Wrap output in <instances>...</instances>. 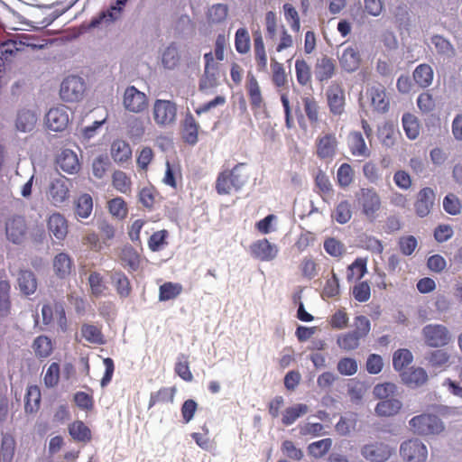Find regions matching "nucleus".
<instances>
[{"label": "nucleus", "instance_id": "f257e3e1", "mask_svg": "<svg viewBox=\"0 0 462 462\" xmlns=\"http://www.w3.org/2000/svg\"><path fill=\"white\" fill-rule=\"evenodd\" d=\"M244 166V163H237L231 171H225L218 174L216 189L219 195L230 194L232 189L238 191L243 188L247 181V178L240 172Z\"/></svg>", "mask_w": 462, "mask_h": 462}, {"label": "nucleus", "instance_id": "f03ea898", "mask_svg": "<svg viewBox=\"0 0 462 462\" xmlns=\"http://www.w3.org/2000/svg\"><path fill=\"white\" fill-rule=\"evenodd\" d=\"M358 206L361 208L362 214L370 221H374L376 212L381 208V199L374 189L362 188L356 194Z\"/></svg>", "mask_w": 462, "mask_h": 462}, {"label": "nucleus", "instance_id": "7ed1b4c3", "mask_svg": "<svg viewBox=\"0 0 462 462\" xmlns=\"http://www.w3.org/2000/svg\"><path fill=\"white\" fill-rule=\"evenodd\" d=\"M414 432L419 435L439 434L444 430L441 420L434 414H420L414 416L409 421Z\"/></svg>", "mask_w": 462, "mask_h": 462}, {"label": "nucleus", "instance_id": "20e7f679", "mask_svg": "<svg viewBox=\"0 0 462 462\" xmlns=\"http://www.w3.org/2000/svg\"><path fill=\"white\" fill-rule=\"evenodd\" d=\"M421 335L426 346L433 348L447 346L451 336L447 327L441 324H428L423 327Z\"/></svg>", "mask_w": 462, "mask_h": 462}, {"label": "nucleus", "instance_id": "39448f33", "mask_svg": "<svg viewBox=\"0 0 462 462\" xmlns=\"http://www.w3.org/2000/svg\"><path fill=\"white\" fill-rule=\"evenodd\" d=\"M85 89V81L82 78L69 76L61 82L60 95L65 102H77L82 98Z\"/></svg>", "mask_w": 462, "mask_h": 462}, {"label": "nucleus", "instance_id": "423d86ee", "mask_svg": "<svg viewBox=\"0 0 462 462\" xmlns=\"http://www.w3.org/2000/svg\"><path fill=\"white\" fill-rule=\"evenodd\" d=\"M400 455L406 462H424L428 457V449L420 439H411L401 444Z\"/></svg>", "mask_w": 462, "mask_h": 462}, {"label": "nucleus", "instance_id": "0eeeda50", "mask_svg": "<svg viewBox=\"0 0 462 462\" xmlns=\"http://www.w3.org/2000/svg\"><path fill=\"white\" fill-rule=\"evenodd\" d=\"M153 119L159 125L172 124L177 116L176 104L171 100L156 99L153 105Z\"/></svg>", "mask_w": 462, "mask_h": 462}, {"label": "nucleus", "instance_id": "6e6552de", "mask_svg": "<svg viewBox=\"0 0 462 462\" xmlns=\"http://www.w3.org/2000/svg\"><path fill=\"white\" fill-rule=\"evenodd\" d=\"M123 104L126 110L141 113L147 108L148 100L143 92L138 90L134 86H129L125 90Z\"/></svg>", "mask_w": 462, "mask_h": 462}, {"label": "nucleus", "instance_id": "1a4fd4ad", "mask_svg": "<svg viewBox=\"0 0 462 462\" xmlns=\"http://www.w3.org/2000/svg\"><path fill=\"white\" fill-rule=\"evenodd\" d=\"M361 455L370 462H386L392 455V449L387 444L374 442L364 445Z\"/></svg>", "mask_w": 462, "mask_h": 462}, {"label": "nucleus", "instance_id": "9d476101", "mask_svg": "<svg viewBox=\"0 0 462 462\" xmlns=\"http://www.w3.org/2000/svg\"><path fill=\"white\" fill-rule=\"evenodd\" d=\"M436 199L435 191L430 188H422L417 194L414 210L419 217H427L432 210Z\"/></svg>", "mask_w": 462, "mask_h": 462}, {"label": "nucleus", "instance_id": "9b49d317", "mask_svg": "<svg viewBox=\"0 0 462 462\" xmlns=\"http://www.w3.org/2000/svg\"><path fill=\"white\" fill-rule=\"evenodd\" d=\"M69 180L64 176H60L51 180L49 186V198L54 206H60L69 198Z\"/></svg>", "mask_w": 462, "mask_h": 462}, {"label": "nucleus", "instance_id": "f8f14e48", "mask_svg": "<svg viewBox=\"0 0 462 462\" xmlns=\"http://www.w3.org/2000/svg\"><path fill=\"white\" fill-rule=\"evenodd\" d=\"M47 127L53 132H61L69 125V118L68 109L61 106L51 108L45 116Z\"/></svg>", "mask_w": 462, "mask_h": 462}, {"label": "nucleus", "instance_id": "ddd939ff", "mask_svg": "<svg viewBox=\"0 0 462 462\" xmlns=\"http://www.w3.org/2000/svg\"><path fill=\"white\" fill-rule=\"evenodd\" d=\"M250 253L257 260L269 262L277 256L278 249L275 245L263 238L254 242L250 245Z\"/></svg>", "mask_w": 462, "mask_h": 462}, {"label": "nucleus", "instance_id": "4468645a", "mask_svg": "<svg viewBox=\"0 0 462 462\" xmlns=\"http://www.w3.org/2000/svg\"><path fill=\"white\" fill-rule=\"evenodd\" d=\"M26 223L23 217L16 216L6 221L5 233L9 241L15 245H20L26 234Z\"/></svg>", "mask_w": 462, "mask_h": 462}, {"label": "nucleus", "instance_id": "2eb2a0df", "mask_svg": "<svg viewBox=\"0 0 462 462\" xmlns=\"http://www.w3.org/2000/svg\"><path fill=\"white\" fill-rule=\"evenodd\" d=\"M57 166L68 174H75L80 169L79 161L75 152L64 149L56 158Z\"/></svg>", "mask_w": 462, "mask_h": 462}, {"label": "nucleus", "instance_id": "dca6fc26", "mask_svg": "<svg viewBox=\"0 0 462 462\" xmlns=\"http://www.w3.org/2000/svg\"><path fill=\"white\" fill-rule=\"evenodd\" d=\"M327 99L333 115H341L344 112L345 92L339 85H332L328 88Z\"/></svg>", "mask_w": 462, "mask_h": 462}, {"label": "nucleus", "instance_id": "f3484780", "mask_svg": "<svg viewBox=\"0 0 462 462\" xmlns=\"http://www.w3.org/2000/svg\"><path fill=\"white\" fill-rule=\"evenodd\" d=\"M17 285L23 296L28 297L34 294L38 287L35 273L31 270H20L17 274Z\"/></svg>", "mask_w": 462, "mask_h": 462}, {"label": "nucleus", "instance_id": "a211bd4d", "mask_svg": "<svg viewBox=\"0 0 462 462\" xmlns=\"http://www.w3.org/2000/svg\"><path fill=\"white\" fill-rule=\"evenodd\" d=\"M335 60L327 55L317 59L314 67V76L319 82L328 81L335 74Z\"/></svg>", "mask_w": 462, "mask_h": 462}, {"label": "nucleus", "instance_id": "6ab92c4d", "mask_svg": "<svg viewBox=\"0 0 462 462\" xmlns=\"http://www.w3.org/2000/svg\"><path fill=\"white\" fill-rule=\"evenodd\" d=\"M110 282L120 298H127L132 292V286L128 277L120 270H114L108 273Z\"/></svg>", "mask_w": 462, "mask_h": 462}, {"label": "nucleus", "instance_id": "aec40b11", "mask_svg": "<svg viewBox=\"0 0 462 462\" xmlns=\"http://www.w3.org/2000/svg\"><path fill=\"white\" fill-rule=\"evenodd\" d=\"M340 66L346 72L356 71L361 63V56L356 47H346L339 59Z\"/></svg>", "mask_w": 462, "mask_h": 462}, {"label": "nucleus", "instance_id": "412c9836", "mask_svg": "<svg viewBox=\"0 0 462 462\" xmlns=\"http://www.w3.org/2000/svg\"><path fill=\"white\" fill-rule=\"evenodd\" d=\"M402 381L410 387H418L428 380L427 372L421 367H411L401 374Z\"/></svg>", "mask_w": 462, "mask_h": 462}, {"label": "nucleus", "instance_id": "4be33fe9", "mask_svg": "<svg viewBox=\"0 0 462 462\" xmlns=\"http://www.w3.org/2000/svg\"><path fill=\"white\" fill-rule=\"evenodd\" d=\"M48 230L58 240H63L68 234V225L65 217L59 214H52L48 220Z\"/></svg>", "mask_w": 462, "mask_h": 462}, {"label": "nucleus", "instance_id": "5701e85b", "mask_svg": "<svg viewBox=\"0 0 462 462\" xmlns=\"http://www.w3.org/2000/svg\"><path fill=\"white\" fill-rule=\"evenodd\" d=\"M199 124L190 113H187L182 125V139L185 143L194 145L198 143Z\"/></svg>", "mask_w": 462, "mask_h": 462}, {"label": "nucleus", "instance_id": "b1692460", "mask_svg": "<svg viewBox=\"0 0 462 462\" xmlns=\"http://www.w3.org/2000/svg\"><path fill=\"white\" fill-rule=\"evenodd\" d=\"M433 77V69L427 63L418 65L412 73L414 82L421 88L430 87L432 84Z\"/></svg>", "mask_w": 462, "mask_h": 462}, {"label": "nucleus", "instance_id": "393cba45", "mask_svg": "<svg viewBox=\"0 0 462 462\" xmlns=\"http://www.w3.org/2000/svg\"><path fill=\"white\" fill-rule=\"evenodd\" d=\"M309 411V407L305 403H297L287 407L282 412V423L284 426L292 425L299 418L304 416Z\"/></svg>", "mask_w": 462, "mask_h": 462}, {"label": "nucleus", "instance_id": "a878e982", "mask_svg": "<svg viewBox=\"0 0 462 462\" xmlns=\"http://www.w3.org/2000/svg\"><path fill=\"white\" fill-rule=\"evenodd\" d=\"M72 268V260L69 256V254L65 253L58 254L53 260V269L55 274L60 278L64 279L70 274Z\"/></svg>", "mask_w": 462, "mask_h": 462}, {"label": "nucleus", "instance_id": "bb28decb", "mask_svg": "<svg viewBox=\"0 0 462 462\" xmlns=\"http://www.w3.org/2000/svg\"><path fill=\"white\" fill-rule=\"evenodd\" d=\"M36 122L37 117L33 112L30 110H21L17 114L15 126L18 131L27 133L33 130Z\"/></svg>", "mask_w": 462, "mask_h": 462}, {"label": "nucleus", "instance_id": "cd10ccee", "mask_svg": "<svg viewBox=\"0 0 462 462\" xmlns=\"http://www.w3.org/2000/svg\"><path fill=\"white\" fill-rule=\"evenodd\" d=\"M69 433L71 438L79 442H88L91 439L90 429L82 421L76 420L69 425Z\"/></svg>", "mask_w": 462, "mask_h": 462}, {"label": "nucleus", "instance_id": "c85d7f7f", "mask_svg": "<svg viewBox=\"0 0 462 462\" xmlns=\"http://www.w3.org/2000/svg\"><path fill=\"white\" fill-rule=\"evenodd\" d=\"M337 141L332 134L321 137L317 144V154L321 159L332 157L335 154Z\"/></svg>", "mask_w": 462, "mask_h": 462}, {"label": "nucleus", "instance_id": "c756f323", "mask_svg": "<svg viewBox=\"0 0 462 462\" xmlns=\"http://www.w3.org/2000/svg\"><path fill=\"white\" fill-rule=\"evenodd\" d=\"M111 155L116 162H125L132 155L129 144L123 140H116L111 145Z\"/></svg>", "mask_w": 462, "mask_h": 462}, {"label": "nucleus", "instance_id": "7c9ffc66", "mask_svg": "<svg viewBox=\"0 0 462 462\" xmlns=\"http://www.w3.org/2000/svg\"><path fill=\"white\" fill-rule=\"evenodd\" d=\"M16 442L14 438L8 433L2 435L0 456L2 462H12L14 457Z\"/></svg>", "mask_w": 462, "mask_h": 462}, {"label": "nucleus", "instance_id": "2f4dec72", "mask_svg": "<svg viewBox=\"0 0 462 462\" xmlns=\"http://www.w3.org/2000/svg\"><path fill=\"white\" fill-rule=\"evenodd\" d=\"M402 408V402L393 398L383 400L376 404L375 412L379 416L390 417L395 415Z\"/></svg>", "mask_w": 462, "mask_h": 462}, {"label": "nucleus", "instance_id": "473e14b6", "mask_svg": "<svg viewBox=\"0 0 462 462\" xmlns=\"http://www.w3.org/2000/svg\"><path fill=\"white\" fill-rule=\"evenodd\" d=\"M32 349L39 358H46L52 353L53 346L51 340L45 335L37 337L32 343Z\"/></svg>", "mask_w": 462, "mask_h": 462}, {"label": "nucleus", "instance_id": "72a5a7b5", "mask_svg": "<svg viewBox=\"0 0 462 462\" xmlns=\"http://www.w3.org/2000/svg\"><path fill=\"white\" fill-rule=\"evenodd\" d=\"M246 88L249 95L251 106L259 108L263 103V97L259 84L255 77L251 73H248L247 75Z\"/></svg>", "mask_w": 462, "mask_h": 462}, {"label": "nucleus", "instance_id": "f704fd0d", "mask_svg": "<svg viewBox=\"0 0 462 462\" xmlns=\"http://www.w3.org/2000/svg\"><path fill=\"white\" fill-rule=\"evenodd\" d=\"M402 123L406 136L410 140H415L420 134L418 118L412 114L405 113L402 115Z\"/></svg>", "mask_w": 462, "mask_h": 462}, {"label": "nucleus", "instance_id": "c9c22d12", "mask_svg": "<svg viewBox=\"0 0 462 462\" xmlns=\"http://www.w3.org/2000/svg\"><path fill=\"white\" fill-rule=\"evenodd\" d=\"M371 103L374 108L380 113H385L389 108V102L386 100L385 90L383 88H372L369 90Z\"/></svg>", "mask_w": 462, "mask_h": 462}, {"label": "nucleus", "instance_id": "e433bc0d", "mask_svg": "<svg viewBox=\"0 0 462 462\" xmlns=\"http://www.w3.org/2000/svg\"><path fill=\"white\" fill-rule=\"evenodd\" d=\"M25 411L34 412L38 411L41 402V391L37 385H30L26 390L25 394Z\"/></svg>", "mask_w": 462, "mask_h": 462}, {"label": "nucleus", "instance_id": "4c0bfd02", "mask_svg": "<svg viewBox=\"0 0 462 462\" xmlns=\"http://www.w3.org/2000/svg\"><path fill=\"white\" fill-rule=\"evenodd\" d=\"M10 282L6 280L0 281V316L6 317L10 313Z\"/></svg>", "mask_w": 462, "mask_h": 462}, {"label": "nucleus", "instance_id": "58836bf2", "mask_svg": "<svg viewBox=\"0 0 462 462\" xmlns=\"http://www.w3.org/2000/svg\"><path fill=\"white\" fill-rule=\"evenodd\" d=\"M176 389L174 387H163L155 393H152L149 400V408L159 402H173Z\"/></svg>", "mask_w": 462, "mask_h": 462}, {"label": "nucleus", "instance_id": "ea45409f", "mask_svg": "<svg viewBox=\"0 0 462 462\" xmlns=\"http://www.w3.org/2000/svg\"><path fill=\"white\" fill-rule=\"evenodd\" d=\"M413 360V356L409 349L401 348L393 356V366L396 371H401L409 365Z\"/></svg>", "mask_w": 462, "mask_h": 462}, {"label": "nucleus", "instance_id": "a19ab883", "mask_svg": "<svg viewBox=\"0 0 462 462\" xmlns=\"http://www.w3.org/2000/svg\"><path fill=\"white\" fill-rule=\"evenodd\" d=\"M350 151L355 156L367 157L370 154L369 150L366 147L365 139L359 132L353 134L350 143Z\"/></svg>", "mask_w": 462, "mask_h": 462}, {"label": "nucleus", "instance_id": "79ce46f5", "mask_svg": "<svg viewBox=\"0 0 462 462\" xmlns=\"http://www.w3.org/2000/svg\"><path fill=\"white\" fill-rule=\"evenodd\" d=\"M121 259L132 272L137 271L140 267V256L132 246H126L123 249Z\"/></svg>", "mask_w": 462, "mask_h": 462}, {"label": "nucleus", "instance_id": "37998d69", "mask_svg": "<svg viewBox=\"0 0 462 462\" xmlns=\"http://www.w3.org/2000/svg\"><path fill=\"white\" fill-rule=\"evenodd\" d=\"M93 209V200L89 194H82L76 202V214L79 217L87 218Z\"/></svg>", "mask_w": 462, "mask_h": 462}, {"label": "nucleus", "instance_id": "c03bdc74", "mask_svg": "<svg viewBox=\"0 0 462 462\" xmlns=\"http://www.w3.org/2000/svg\"><path fill=\"white\" fill-rule=\"evenodd\" d=\"M82 337L92 344H104V338L101 330L91 324H83L81 327Z\"/></svg>", "mask_w": 462, "mask_h": 462}, {"label": "nucleus", "instance_id": "a18cd8bd", "mask_svg": "<svg viewBox=\"0 0 462 462\" xmlns=\"http://www.w3.org/2000/svg\"><path fill=\"white\" fill-rule=\"evenodd\" d=\"M361 337L354 331L339 336L337 339L338 346L349 351L358 347Z\"/></svg>", "mask_w": 462, "mask_h": 462}, {"label": "nucleus", "instance_id": "49530a36", "mask_svg": "<svg viewBox=\"0 0 462 462\" xmlns=\"http://www.w3.org/2000/svg\"><path fill=\"white\" fill-rule=\"evenodd\" d=\"M114 188L121 193L126 194L131 190V180L125 172L116 171L112 176Z\"/></svg>", "mask_w": 462, "mask_h": 462}, {"label": "nucleus", "instance_id": "de8ad7c7", "mask_svg": "<svg viewBox=\"0 0 462 462\" xmlns=\"http://www.w3.org/2000/svg\"><path fill=\"white\" fill-rule=\"evenodd\" d=\"M366 272V260L363 258H356L347 268V281H351L354 277L360 280L364 277Z\"/></svg>", "mask_w": 462, "mask_h": 462}, {"label": "nucleus", "instance_id": "09e8293b", "mask_svg": "<svg viewBox=\"0 0 462 462\" xmlns=\"http://www.w3.org/2000/svg\"><path fill=\"white\" fill-rule=\"evenodd\" d=\"M235 46L238 53L245 54L250 50V37L245 28H239L236 32Z\"/></svg>", "mask_w": 462, "mask_h": 462}, {"label": "nucleus", "instance_id": "8fccbe9b", "mask_svg": "<svg viewBox=\"0 0 462 462\" xmlns=\"http://www.w3.org/2000/svg\"><path fill=\"white\" fill-rule=\"evenodd\" d=\"M181 292V285L172 282H165L160 286L159 300L166 301L176 298Z\"/></svg>", "mask_w": 462, "mask_h": 462}, {"label": "nucleus", "instance_id": "3c124183", "mask_svg": "<svg viewBox=\"0 0 462 462\" xmlns=\"http://www.w3.org/2000/svg\"><path fill=\"white\" fill-rule=\"evenodd\" d=\"M332 440L330 439H323L310 443L308 446L309 454L314 457H321L330 449Z\"/></svg>", "mask_w": 462, "mask_h": 462}, {"label": "nucleus", "instance_id": "603ef678", "mask_svg": "<svg viewBox=\"0 0 462 462\" xmlns=\"http://www.w3.org/2000/svg\"><path fill=\"white\" fill-rule=\"evenodd\" d=\"M295 71L298 83L306 86L311 78L310 67L304 60H297L295 61Z\"/></svg>", "mask_w": 462, "mask_h": 462}, {"label": "nucleus", "instance_id": "864d4df0", "mask_svg": "<svg viewBox=\"0 0 462 462\" xmlns=\"http://www.w3.org/2000/svg\"><path fill=\"white\" fill-rule=\"evenodd\" d=\"M337 372L346 376L354 375L358 369L357 362L352 357H342L337 365Z\"/></svg>", "mask_w": 462, "mask_h": 462}, {"label": "nucleus", "instance_id": "5fc2aeb1", "mask_svg": "<svg viewBox=\"0 0 462 462\" xmlns=\"http://www.w3.org/2000/svg\"><path fill=\"white\" fill-rule=\"evenodd\" d=\"M180 56L178 50L172 44L165 49L162 53V62L165 69H172L179 63Z\"/></svg>", "mask_w": 462, "mask_h": 462}, {"label": "nucleus", "instance_id": "6e6d98bb", "mask_svg": "<svg viewBox=\"0 0 462 462\" xmlns=\"http://www.w3.org/2000/svg\"><path fill=\"white\" fill-rule=\"evenodd\" d=\"M352 217L351 206L347 200L341 201L336 208L334 219L339 224L347 223Z\"/></svg>", "mask_w": 462, "mask_h": 462}, {"label": "nucleus", "instance_id": "4d7b16f0", "mask_svg": "<svg viewBox=\"0 0 462 462\" xmlns=\"http://www.w3.org/2000/svg\"><path fill=\"white\" fill-rule=\"evenodd\" d=\"M429 364L433 367H441L449 360V355L443 349L430 351L425 357Z\"/></svg>", "mask_w": 462, "mask_h": 462}, {"label": "nucleus", "instance_id": "13d9d810", "mask_svg": "<svg viewBox=\"0 0 462 462\" xmlns=\"http://www.w3.org/2000/svg\"><path fill=\"white\" fill-rule=\"evenodd\" d=\"M169 233L167 230L162 229L157 232H154L149 238L148 246L151 251L158 252L160 251L166 244L167 237Z\"/></svg>", "mask_w": 462, "mask_h": 462}, {"label": "nucleus", "instance_id": "bf43d9fd", "mask_svg": "<svg viewBox=\"0 0 462 462\" xmlns=\"http://www.w3.org/2000/svg\"><path fill=\"white\" fill-rule=\"evenodd\" d=\"M304 111L310 122L316 124L319 121V106L312 97H304L302 98Z\"/></svg>", "mask_w": 462, "mask_h": 462}, {"label": "nucleus", "instance_id": "052dcab7", "mask_svg": "<svg viewBox=\"0 0 462 462\" xmlns=\"http://www.w3.org/2000/svg\"><path fill=\"white\" fill-rule=\"evenodd\" d=\"M338 185L342 188L348 187L353 181V170L348 163H343L337 171Z\"/></svg>", "mask_w": 462, "mask_h": 462}, {"label": "nucleus", "instance_id": "680f3d73", "mask_svg": "<svg viewBox=\"0 0 462 462\" xmlns=\"http://www.w3.org/2000/svg\"><path fill=\"white\" fill-rule=\"evenodd\" d=\"M108 209L113 216L118 218H124L127 215L126 203L121 197H116L109 200Z\"/></svg>", "mask_w": 462, "mask_h": 462}, {"label": "nucleus", "instance_id": "e2e57ef3", "mask_svg": "<svg viewBox=\"0 0 462 462\" xmlns=\"http://www.w3.org/2000/svg\"><path fill=\"white\" fill-rule=\"evenodd\" d=\"M88 283L91 289V293L95 297L101 296L106 289V286L103 282V277L97 272H93L89 274Z\"/></svg>", "mask_w": 462, "mask_h": 462}, {"label": "nucleus", "instance_id": "0e129e2a", "mask_svg": "<svg viewBox=\"0 0 462 462\" xmlns=\"http://www.w3.org/2000/svg\"><path fill=\"white\" fill-rule=\"evenodd\" d=\"M430 42L435 46L439 54L449 56L453 53L454 49L452 44L441 35H433Z\"/></svg>", "mask_w": 462, "mask_h": 462}, {"label": "nucleus", "instance_id": "69168bd1", "mask_svg": "<svg viewBox=\"0 0 462 462\" xmlns=\"http://www.w3.org/2000/svg\"><path fill=\"white\" fill-rule=\"evenodd\" d=\"M43 381L47 388H52L59 383L60 365L58 363L53 362L50 365L45 373Z\"/></svg>", "mask_w": 462, "mask_h": 462}, {"label": "nucleus", "instance_id": "338daca9", "mask_svg": "<svg viewBox=\"0 0 462 462\" xmlns=\"http://www.w3.org/2000/svg\"><path fill=\"white\" fill-rule=\"evenodd\" d=\"M443 208L448 214L456 216L461 211V203L456 195L449 193L443 199Z\"/></svg>", "mask_w": 462, "mask_h": 462}, {"label": "nucleus", "instance_id": "774afa93", "mask_svg": "<svg viewBox=\"0 0 462 462\" xmlns=\"http://www.w3.org/2000/svg\"><path fill=\"white\" fill-rule=\"evenodd\" d=\"M228 7L224 4H215L208 11L209 20L213 23H222L227 16Z\"/></svg>", "mask_w": 462, "mask_h": 462}]
</instances>
